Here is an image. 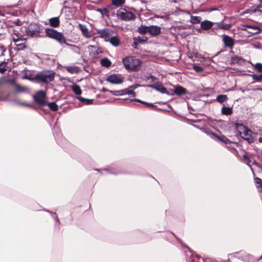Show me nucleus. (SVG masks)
Returning a JSON list of instances; mask_svg holds the SVG:
<instances>
[{
  "label": "nucleus",
  "mask_w": 262,
  "mask_h": 262,
  "mask_svg": "<svg viewBox=\"0 0 262 262\" xmlns=\"http://www.w3.org/2000/svg\"><path fill=\"white\" fill-rule=\"evenodd\" d=\"M125 69L133 71H138L141 68V61L135 57H126L122 59Z\"/></svg>",
  "instance_id": "f257e3e1"
},
{
  "label": "nucleus",
  "mask_w": 262,
  "mask_h": 262,
  "mask_svg": "<svg viewBox=\"0 0 262 262\" xmlns=\"http://www.w3.org/2000/svg\"><path fill=\"white\" fill-rule=\"evenodd\" d=\"M43 27L37 23H31L26 29L27 35L32 37H40L42 33Z\"/></svg>",
  "instance_id": "f03ea898"
},
{
  "label": "nucleus",
  "mask_w": 262,
  "mask_h": 262,
  "mask_svg": "<svg viewBox=\"0 0 262 262\" xmlns=\"http://www.w3.org/2000/svg\"><path fill=\"white\" fill-rule=\"evenodd\" d=\"M55 77V73L51 71H43L38 73L35 76L34 79L37 82L48 83L52 81Z\"/></svg>",
  "instance_id": "7ed1b4c3"
},
{
  "label": "nucleus",
  "mask_w": 262,
  "mask_h": 262,
  "mask_svg": "<svg viewBox=\"0 0 262 262\" xmlns=\"http://www.w3.org/2000/svg\"><path fill=\"white\" fill-rule=\"evenodd\" d=\"M45 32L48 37L56 40L60 43H66V42L64 35L55 30L51 28H46Z\"/></svg>",
  "instance_id": "20e7f679"
},
{
  "label": "nucleus",
  "mask_w": 262,
  "mask_h": 262,
  "mask_svg": "<svg viewBox=\"0 0 262 262\" xmlns=\"http://www.w3.org/2000/svg\"><path fill=\"white\" fill-rule=\"evenodd\" d=\"M116 15L118 18L125 21L134 20L136 18V16L133 13L122 8L117 11Z\"/></svg>",
  "instance_id": "39448f33"
},
{
  "label": "nucleus",
  "mask_w": 262,
  "mask_h": 262,
  "mask_svg": "<svg viewBox=\"0 0 262 262\" xmlns=\"http://www.w3.org/2000/svg\"><path fill=\"white\" fill-rule=\"evenodd\" d=\"M34 100L40 106H45L47 104L46 93L43 91H39L33 96Z\"/></svg>",
  "instance_id": "423d86ee"
},
{
  "label": "nucleus",
  "mask_w": 262,
  "mask_h": 262,
  "mask_svg": "<svg viewBox=\"0 0 262 262\" xmlns=\"http://www.w3.org/2000/svg\"><path fill=\"white\" fill-rule=\"evenodd\" d=\"M240 126L243 127V132H239L241 138L247 141L250 144L254 142V140L252 136V131L242 124H240Z\"/></svg>",
  "instance_id": "0eeeda50"
},
{
  "label": "nucleus",
  "mask_w": 262,
  "mask_h": 262,
  "mask_svg": "<svg viewBox=\"0 0 262 262\" xmlns=\"http://www.w3.org/2000/svg\"><path fill=\"white\" fill-rule=\"evenodd\" d=\"M12 40L15 43V45L16 48V50H22L26 48V46L25 45L26 41L21 37L18 38V37H15L14 36H13Z\"/></svg>",
  "instance_id": "6e6552de"
},
{
  "label": "nucleus",
  "mask_w": 262,
  "mask_h": 262,
  "mask_svg": "<svg viewBox=\"0 0 262 262\" xmlns=\"http://www.w3.org/2000/svg\"><path fill=\"white\" fill-rule=\"evenodd\" d=\"M106 80L112 84H121L123 82V79L120 76L117 74H111L108 76Z\"/></svg>",
  "instance_id": "1a4fd4ad"
},
{
  "label": "nucleus",
  "mask_w": 262,
  "mask_h": 262,
  "mask_svg": "<svg viewBox=\"0 0 262 262\" xmlns=\"http://www.w3.org/2000/svg\"><path fill=\"white\" fill-rule=\"evenodd\" d=\"M243 31H247L252 35L257 34L260 31V29L255 26L243 25L241 29Z\"/></svg>",
  "instance_id": "9d476101"
},
{
  "label": "nucleus",
  "mask_w": 262,
  "mask_h": 262,
  "mask_svg": "<svg viewBox=\"0 0 262 262\" xmlns=\"http://www.w3.org/2000/svg\"><path fill=\"white\" fill-rule=\"evenodd\" d=\"M146 86L156 90L162 94L167 93L166 89L160 82H156L153 84L147 85Z\"/></svg>",
  "instance_id": "9b49d317"
},
{
  "label": "nucleus",
  "mask_w": 262,
  "mask_h": 262,
  "mask_svg": "<svg viewBox=\"0 0 262 262\" xmlns=\"http://www.w3.org/2000/svg\"><path fill=\"white\" fill-rule=\"evenodd\" d=\"M161 33V27L158 26L151 25L149 26L148 33L152 36L155 37Z\"/></svg>",
  "instance_id": "f8f14e48"
},
{
  "label": "nucleus",
  "mask_w": 262,
  "mask_h": 262,
  "mask_svg": "<svg viewBox=\"0 0 262 262\" xmlns=\"http://www.w3.org/2000/svg\"><path fill=\"white\" fill-rule=\"evenodd\" d=\"M78 27L81 31L82 34L83 36L87 38H90L92 37L91 32L89 31L85 25L79 24Z\"/></svg>",
  "instance_id": "ddd939ff"
},
{
  "label": "nucleus",
  "mask_w": 262,
  "mask_h": 262,
  "mask_svg": "<svg viewBox=\"0 0 262 262\" xmlns=\"http://www.w3.org/2000/svg\"><path fill=\"white\" fill-rule=\"evenodd\" d=\"M223 40L225 46L226 47L232 48L234 45V39L228 35H224L223 36Z\"/></svg>",
  "instance_id": "4468645a"
},
{
  "label": "nucleus",
  "mask_w": 262,
  "mask_h": 262,
  "mask_svg": "<svg viewBox=\"0 0 262 262\" xmlns=\"http://www.w3.org/2000/svg\"><path fill=\"white\" fill-rule=\"evenodd\" d=\"M97 34H99L100 37L104 39L105 41H108L110 39V33L109 30L107 29L98 30H97Z\"/></svg>",
  "instance_id": "2eb2a0df"
},
{
  "label": "nucleus",
  "mask_w": 262,
  "mask_h": 262,
  "mask_svg": "<svg viewBox=\"0 0 262 262\" xmlns=\"http://www.w3.org/2000/svg\"><path fill=\"white\" fill-rule=\"evenodd\" d=\"M211 135L218 141H220L223 143L228 144L230 142V140L224 135L219 136L215 133H211Z\"/></svg>",
  "instance_id": "dca6fc26"
},
{
  "label": "nucleus",
  "mask_w": 262,
  "mask_h": 262,
  "mask_svg": "<svg viewBox=\"0 0 262 262\" xmlns=\"http://www.w3.org/2000/svg\"><path fill=\"white\" fill-rule=\"evenodd\" d=\"M213 23L209 20H204L201 23V27L204 30H209L212 28Z\"/></svg>",
  "instance_id": "f3484780"
},
{
  "label": "nucleus",
  "mask_w": 262,
  "mask_h": 262,
  "mask_svg": "<svg viewBox=\"0 0 262 262\" xmlns=\"http://www.w3.org/2000/svg\"><path fill=\"white\" fill-rule=\"evenodd\" d=\"M174 93L177 95H183L187 93V90L181 86H177L174 90Z\"/></svg>",
  "instance_id": "a211bd4d"
},
{
  "label": "nucleus",
  "mask_w": 262,
  "mask_h": 262,
  "mask_svg": "<svg viewBox=\"0 0 262 262\" xmlns=\"http://www.w3.org/2000/svg\"><path fill=\"white\" fill-rule=\"evenodd\" d=\"M244 62L245 60L244 59L237 56L232 57L231 59V64L237 63L241 65L244 63Z\"/></svg>",
  "instance_id": "6ab92c4d"
},
{
  "label": "nucleus",
  "mask_w": 262,
  "mask_h": 262,
  "mask_svg": "<svg viewBox=\"0 0 262 262\" xmlns=\"http://www.w3.org/2000/svg\"><path fill=\"white\" fill-rule=\"evenodd\" d=\"M49 23L51 27L56 28L59 26L60 20L58 17H52L49 19Z\"/></svg>",
  "instance_id": "aec40b11"
},
{
  "label": "nucleus",
  "mask_w": 262,
  "mask_h": 262,
  "mask_svg": "<svg viewBox=\"0 0 262 262\" xmlns=\"http://www.w3.org/2000/svg\"><path fill=\"white\" fill-rule=\"evenodd\" d=\"M133 101H135L136 102H140L143 104H145L147 107L150 108L154 110H156L158 109V107L156 105H154L152 103H148L143 101H142L140 99H135L132 100Z\"/></svg>",
  "instance_id": "412c9836"
},
{
  "label": "nucleus",
  "mask_w": 262,
  "mask_h": 262,
  "mask_svg": "<svg viewBox=\"0 0 262 262\" xmlns=\"http://www.w3.org/2000/svg\"><path fill=\"white\" fill-rule=\"evenodd\" d=\"M149 26L141 25L138 29V32L141 35H144L148 33Z\"/></svg>",
  "instance_id": "4be33fe9"
},
{
  "label": "nucleus",
  "mask_w": 262,
  "mask_h": 262,
  "mask_svg": "<svg viewBox=\"0 0 262 262\" xmlns=\"http://www.w3.org/2000/svg\"><path fill=\"white\" fill-rule=\"evenodd\" d=\"M216 26L218 28L228 30L230 29L231 26L229 24H225L223 21L216 23Z\"/></svg>",
  "instance_id": "5701e85b"
},
{
  "label": "nucleus",
  "mask_w": 262,
  "mask_h": 262,
  "mask_svg": "<svg viewBox=\"0 0 262 262\" xmlns=\"http://www.w3.org/2000/svg\"><path fill=\"white\" fill-rule=\"evenodd\" d=\"M221 112L222 114L225 115H231L233 113L232 107L223 106L222 108Z\"/></svg>",
  "instance_id": "b1692460"
},
{
  "label": "nucleus",
  "mask_w": 262,
  "mask_h": 262,
  "mask_svg": "<svg viewBox=\"0 0 262 262\" xmlns=\"http://www.w3.org/2000/svg\"><path fill=\"white\" fill-rule=\"evenodd\" d=\"M108 40L112 45L115 47L118 46L120 43V39L117 36H114L111 38L110 37V39Z\"/></svg>",
  "instance_id": "393cba45"
},
{
  "label": "nucleus",
  "mask_w": 262,
  "mask_h": 262,
  "mask_svg": "<svg viewBox=\"0 0 262 262\" xmlns=\"http://www.w3.org/2000/svg\"><path fill=\"white\" fill-rule=\"evenodd\" d=\"M72 90H73V92L76 95H80L81 94V90L80 89V87L76 84H75L71 86Z\"/></svg>",
  "instance_id": "a878e982"
},
{
  "label": "nucleus",
  "mask_w": 262,
  "mask_h": 262,
  "mask_svg": "<svg viewBox=\"0 0 262 262\" xmlns=\"http://www.w3.org/2000/svg\"><path fill=\"white\" fill-rule=\"evenodd\" d=\"M100 63L102 66L108 68L111 65V61L108 58H104L100 60Z\"/></svg>",
  "instance_id": "bb28decb"
},
{
  "label": "nucleus",
  "mask_w": 262,
  "mask_h": 262,
  "mask_svg": "<svg viewBox=\"0 0 262 262\" xmlns=\"http://www.w3.org/2000/svg\"><path fill=\"white\" fill-rule=\"evenodd\" d=\"M249 76L251 77L254 81L262 82V74H249Z\"/></svg>",
  "instance_id": "cd10ccee"
},
{
  "label": "nucleus",
  "mask_w": 262,
  "mask_h": 262,
  "mask_svg": "<svg viewBox=\"0 0 262 262\" xmlns=\"http://www.w3.org/2000/svg\"><path fill=\"white\" fill-rule=\"evenodd\" d=\"M46 105H48L51 110H52L54 112L57 111L58 110V106L54 102H47V104H46Z\"/></svg>",
  "instance_id": "c85d7f7f"
},
{
  "label": "nucleus",
  "mask_w": 262,
  "mask_h": 262,
  "mask_svg": "<svg viewBox=\"0 0 262 262\" xmlns=\"http://www.w3.org/2000/svg\"><path fill=\"white\" fill-rule=\"evenodd\" d=\"M125 0H112V5L116 7H121L124 4Z\"/></svg>",
  "instance_id": "c756f323"
},
{
  "label": "nucleus",
  "mask_w": 262,
  "mask_h": 262,
  "mask_svg": "<svg viewBox=\"0 0 262 262\" xmlns=\"http://www.w3.org/2000/svg\"><path fill=\"white\" fill-rule=\"evenodd\" d=\"M228 100V97L226 95H220L217 96L216 100L222 103Z\"/></svg>",
  "instance_id": "7c9ffc66"
},
{
  "label": "nucleus",
  "mask_w": 262,
  "mask_h": 262,
  "mask_svg": "<svg viewBox=\"0 0 262 262\" xmlns=\"http://www.w3.org/2000/svg\"><path fill=\"white\" fill-rule=\"evenodd\" d=\"M77 99L81 102L84 103L85 104H91L93 102V100L86 99L81 96L77 97Z\"/></svg>",
  "instance_id": "2f4dec72"
},
{
  "label": "nucleus",
  "mask_w": 262,
  "mask_h": 262,
  "mask_svg": "<svg viewBox=\"0 0 262 262\" xmlns=\"http://www.w3.org/2000/svg\"><path fill=\"white\" fill-rule=\"evenodd\" d=\"M201 18L200 16H191V23L193 24H199L201 22Z\"/></svg>",
  "instance_id": "473e14b6"
},
{
  "label": "nucleus",
  "mask_w": 262,
  "mask_h": 262,
  "mask_svg": "<svg viewBox=\"0 0 262 262\" xmlns=\"http://www.w3.org/2000/svg\"><path fill=\"white\" fill-rule=\"evenodd\" d=\"M251 12L253 13H256L257 12H259L260 14H262V5L260 3L258 5L256 6L255 8H252L251 10Z\"/></svg>",
  "instance_id": "72a5a7b5"
},
{
  "label": "nucleus",
  "mask_w": 262,
  "mask_h": 262,
  "mask_svg": "<svg viewBox=\"0 0 262 262\" xmlns=\"http://www.w3.org/2000/svg\"><path fill=\"white\" fill-rule=\"evenodd\" d=\"M7 63L3 61L2 62L0 63V73L3 74L6 72L7 70L6 67H7Z\"/></svg>",
  "instance_id": "f704fd0d"
},
{
  "label": "nucleus",
  "mask_w": 262,
  "mask_h": 262,
  "mask_svg": "<svg viewBox=\"0 0 262 262\" xmlns=\"http://www.w3.org/2000/svg\"><path fill=\"white\" fill-rule=\"evenodd\" d=\"M252 64L258 73H262V63L258 62L255 64Z\"/></svg>",
  "instance_id": "c9c22d12"
},
{
  "label": "nucleus",
  "mask_w": 262,
  "mask_h": 262,
  "mask_svg": "<svg viewBox=\"0 0 262 262\" xmlns=\"http://www.w3.org/2000/svg\"><path fill=\"white\" fill-rule=\"evenodd\" d=\"M109 92L115 96H120L124 95V91H123V90L120 91H109Z\"/></svg>",
  "instance_id": "e433bc0d"
},
{
  "label": "nucleus",
  "mask_w": 262,
  "mask_h": 262,
  "mask_svg": "<svg viewBox=\"0 0 262 262\" xmlns=\"http://www.w3.org/2000/svg\"><path fill=\"white\" fill-rule=\"evenodd\" d=\"M11 34L12 36H14L15 37H18V38L21 37V34L19 33V32L15 29H12L11 30Z\"/></svg>",
  "instance_id": "4c0bfd02"
},
{
  "label": "nucleus",
  "mask_w": 262,
  "mask_h": 262,
  "mask_svg": "<svg viewBox=\"0 0 262 262\" xmlns=\"http://www.w3.org/2000/svg\"><path fill=\"white\" fill-rule=\"evenodd\" d=\"M147 39V38H146L145 39H142L141 37L139 36L138 38H135V43L134 44L137 45L138 43H141L142 42L146 41Z\"/></svg>",
  "instance_id": "58836bf2"
},
{
  "label": "nucleus",
  "mask_w": 262,
  "mask_h": 262,
  "mask_svg": "<svg viewBox=\"0 0 262 262\" xmlns=\"http://www.w3.org/2000/svg\"><path fill=\"white\" fill-rule=\"evenodd\" d=\"M79 68L77 67H69L68 68L67 70L70 73H77L78 72Z\"/></svg>",
  "instance_id": "ea45409f"
},
{
  "label": "nucleus",
  "mask_w": 262,
  "mask_h": 262,
  "mask_svg": "<svg viewBox=\"0 0 262 262\" xmlns=\"http://www.w3.org/2000/svg\"><path fill=\"white\" fill-rule=\"evenodd\" d=\"M98 11L100 12L102 15H105L106 16L108 15V10L106 8L103 9H99Z\"/></svg>",
  "instance_id": "a19ab883"
},
{
  "label": "nucleus",
  "mask_w": 262,
  "mask_h": 262,
  "mask_svg": "<svg viewBox=\"0 0 262 262\" xmlns=\"http://www.w3.org/2000/svg\"><path fill=\"white\" fill-rule=\"evenodd\" d=\"M193 69L198 73H201L203 71V68L197 65H194L193 66Z\"/></svg>",
  "instance_id": "79ce46f5"
},
{
  "label": "nucleus",
  "mask_w": 262,
  "mask_h": 262,
  "mask_svg": "<svg viewBox=\"0 0 262 262\" xmlns=\"http://www.w3.org/2000/svg\"><path fill=\"white\" fill-rule=\"evenodd\" d=\"M123 91H124V94H130V95H133V97H135V93L133 91L128 90L127 89L123 90Z\"/></svg>",
  "instance_id": "37998d69"
},
{
  "label": "nucleus",
  "mask_w": 262,
  "mask_h": 262,
  "mask_svg": "<svg viewBox=\"0 0 262 262\" xmlns=\"http://www.w3.org/2000/svg\"><path fill=\"white\" fill-rule=\"evenodd\" d=\"M146 79H151V81L152 82H155L156 80L157 79V77H156L155 76L152 75H150L147 77H146Z\"/></svg>",
  "instance_id": "c03bdc74"
},
{
  "label": "nucleus",
  "mask_w": 262,
  "mask_h": 262,
  "mask_svg": "<svg viewBox=\"0 0 262 262\" xmlns=\"http://www.w3.org/2000/svg\"><path fill=\"white\" fill-rule=\"evenodd\" d=\"M6 80L4 78H0V84L5 82Z\"/></svg>",
  "instance_id": "a18cd8bd"
},
{
  "label": "nucleus",
  "mask_w": 262,
  "mask_h": 262,
  "mask_svg": "<svg viewBox=\"0 0 262 262\" xmlns=\"http://www.w3.org/2000/svg\"><path fill=\"white\" fill-rule=\"evenodd\" d=\"M137 87H138V85H132L130 86V88H133V89H135L137 88Z\"/></svg>",
  "instance_id": "49530a36"
},
{
  "label": "nucleus",
  "mask_w": 262,
  "mask_h": 262,
  "mask_svg": "<svg viewBox=\"0 0 262 262\" xmlns=\"http://www.w3.org/2000/svg\"><path fill=\"white\" fill-rule=\"evenodd\" d=\"M258 141L260 143L262 142V138L261 137H260L259 139H258Z\"/></svg>",
  "instance_id": "de8ad7c7"
},
{
  "label": "nucleus",
  "mask_w": 262,
  "mask_h": 262,
  "mask_svg": "<svg viewBox=\"0 0 262 262\" xmlns=\"http://www.w3.org/2000/svg\"><path fill=\"white\" fill-rule=\"evenodd\" d=\"M16 25H19V21H18V22H16Z\"/></svg>",
  "instance_id": "09e8293b"
},
{
  "label": "nucleus",
  "mask_w": 262,
  "mask_h": 262,
  "mask_svg": "<svg viewBox=\"0 0 262 262\" xmlns=\"http://www.w3.org/2000/svg\"><path fill=\"white\" fill-rule=\"evenodd\" d=\"M258 1H259L260 3V4H261V5H262V0H258Z\"/></svg>",
  "instance_id": "8fccbe9b"
},
{
  "label": "nucleus",
  "mask_w": 262,
  "mask_h": 262,
  "mask_svg": "<svg viewBox=\"0 0 262 262\" xmlns=\"http://www.w3.org/2000/svg\"><path fill=\"white\" fill-rule=\"evenodd\" d=\"M199 262H204V260H203V259H202V260H201V261H199Z\"/></svg>",
  "instance_id": "3c124183"
}]
</instances>
